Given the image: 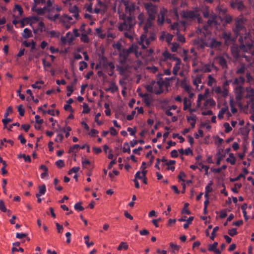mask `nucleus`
<instances>
[{
  "instance_id": "obj_54",
  "label": "nucleus",
  "mask_w": 254,
  "mask_h": 254,
  "mask_svg": "<svg viewBox=\"0 0 254 254\" xmlns=\"http://www.w3.org/2000/svg\"><path fill=\"white\" fill-rule=\"evenodd\" d=\"M80 148V145L78 144H74L72 146H71L69 149V153H73L74 152L75 149H78Z\"/></svg>"
},
{
  "instance_id": "obj_64",
  "label": "nucleus",
  "mask_w": 254,
  "mask_h": 254,
  "mask_svg": "<svg viewBox=\"0 0 254 254\" xmlns=\"http://www.w3.org/2000/svg\"><path fill=\"white\" fill-rule=\"evenodd\" d=\"M177 41L184 43L186 41L185 37L181 34H178L177 35Z\"/></svg>"
},
{
  "instance_id": "obj_25",
  "label": "nucleus",
  "mask_w": 254,
  "mask_h": 254,
  "mask_svg": "<svg viewBox=\"0 0 254 254\" xmlns=\"http://www.w3.org/2000/svg\"><path fill=\"white\" fill-rule=\"evenodd\" d=\"M31 10L33 11L36 12L38 15H42L45 14L42 8H37L36 4L32 7Z\"/></svg>"
},
{
  "instance_id": "obj_51",
  "label": "nucleus",
  "mask_w": 254,
  "mask_h": 254,
  "mask_svg": "<svg viewBox=\"0 0 254 254\" xmlns=\"http://www.w3.org/2000/svg\"><path fill=\"white\" fill-rule=\"evenodd\" d=\"M228 234L231 237H233L235 235L237 234V231L236 228H232L231 229L229 230Z\"/></svg>"
},
{
  "instance_id": "obj_61",
  "label": "nucleus",
  "mask_w": 254,
  "mask_h": 254,
  "mask_svg": "<svg viewBox=\"0 0 254 254\" xmlns=\"http://www.w3.org/2000/svg\"><path fill=\"white\" fill-rule=\"evenodd\" d=\"M64 138V136L62 134H58L57 136H56L55 141L56 142H62Z\"/></svg>"
},
{
  "instance_id": "obj_37",
  "label": "nucleus",
  "mask_w": 254,
  "mask_h": 254,
  "mask_svg": "<svg viewBox=\"0 0 254 254\" xmlns=\"http://www.w3.org/2000/svg\"><path fill=\"white\" fill-rule=\"evenodd\" d=\"M245 178V176L243 174H240L237 177L234 178H230V181L231 182H234L239 181L241 178Z\"/></svg>"
},
{
  "instance_id": "obj_50",
  "label": "nucleus",
  "mask_w": 254,
  "mask_h": 254,
  "mask_svg": "<svg viewBox=\"0 0 254 254\" xmlns=\"http://www.w3.org/2000/svg\"><path fill=\"white\" fill-rule=\"evenodd\" d=\"M224 127H225V132L226 133H228L230 131H231L232 129V127L230 126L229 123H225L224 124Z\"/></svg>"
},
{
  "instance_id": "obj_62",
  "label": "nucleus",
  "mask_w": 254,
  "mask_h": 254,
  "mask_svg": "<svg viewBox=\"0 0 254 254\" xmlns=\"http://www.w3.org/2000/svg\"><path fill=\"white\" fill-rule=\"evenodd\" d=\"M42 62L44 68H45L46 67H50L52 65L49 62H47L45 59H42Z\"/></svg>"
},
{
  "instance_id": "obj_59",
  "label": "nucleus",
  "mask_w": 254,
  "mask_h": 254,
  "mask_svg": "<svg viewBox=\"0 0 254 254\" xmlns=\"http://www.w3.org/2000/svg\"><path fill=\"white\" fill-rule=\"evenodd\" d=\"M212 185V183L211 182L210 183H209L208 185H207L206 187H205V192H206V193H209V192H210L211 191H212V188L211 187V186Z\"/></svg>"
},
{
  "instance_id": "obj_57",
  "label": "nucleus",
  "mask_w": 254,
  "mask_h": 254,
  "mask_svg": "<svg viewBox=\"0 0 254 254\" xmlns=\"http://www.w3.org/2000/svg\"><path fill=\"white\" fill-rule=\"evenodd\" d=\"M163 56L166 60L171 59L172 55L168 52L165 51L163 52Z\"/></svg>"
},
{
  "instance_id": "obj_29",
  "label": "nucleus",
  "mask_w": 254,
  "mask_h": 254,
  "mask_svg": "<svg viewBox=\"0 0 254 254\" xmlns=\"http://www.w3.org/2000/svg\"><path fill=\"white\" fill-rule=\"evenodd\" d=\"M218 243L217 242H214L213 244H209L208 245V250L210 252H213L218 246Z\"/></svg>"
},
{
  "instance_id": "obj_48",
  "label": "nucleus",
  "mask_w": 254,
  "mask_h": 254,
  "mask_svg": "<svg viewBox=\"0 0 254 254\" xmlns=\"http://www.w3.org/2000/svg\"><path fill=\"white\" fill-rule=\"evenodd\" d=\"M0 210L3 212L7 211V209L2 200H0Z\"/></svg>"
},
{
  "instance_id": "obj_10",
  "label": "nucleus",
  "mask_w": 254,
  "mask_h": 254,
  "mask_svg": "<svg viewBox=\"0 0 254 254\" xmlns=\"http://www.w3.org/2000/svg\"><path fill=\"white\" fill-rule=\"evenodd\" d=\"M165 84L166 82L163 80V79H159L156 83V85L158 87L159 89L154 90V93L156 95L161 94L163 91V89L162 88Z\"/></svg>"
},
{
  "instance_id": "obj_19",
  "label": "nucleus",
  "mask_w": 254,
  "mask_h": 254,
  "mask_svg": "<svg viewBox=\"0 0 254 254\" xmlns=\"http://www.w3.org/2000/svg\"><path fill=\"white\" fill-rule=\"evenodd\" d=\"M221 45V43L215 39H212L211 41L210 47L211 48H214L216 49H219Z\"/></svg>"
},
{
  "instance_id": "obj_46",
  "label": "nucleus",
  "mask_w": 254,
  "mask_h": 254,
  "mask_svg": "<svg viewBox=\"0 0 254 254\" xmlns=\"http://www.w3.org/2000/svg\"><path fill=\"white\" fill-rule=\"evenodd\" d=\"M18 111L19 112V114L20 116H23L25 113V109L23 107L22 105H20L18 107Z\"/></svg>"
},
{
  "instance_id": "obj_3",
  "label": "nucleus",
  "mask_w": 254,
  "mask_h": 254,
  "mask_svg": "<svg viewBox=\"0 0 254 254\" xmlns=\"http://www.w3.org/2000/svg\"><path fill=\"white\" fill-rule=\"evenodd\" d=\"M144 34H142L140 36V40L138 42V43L133 44L130 46L125 52L124 58L126 60L128 55L131 53H134L136 57L138 58L141 55V52L139 51V46H141L142 49L146 48L147 46L149 45L151 41L147 37L146 33L144 31Z\"/></svg>"
},
{
  "instance_id": "obj_58",
  "label": "nucleus",
  "mask_w": 254,
  "mask_h": 254,
  "mask_svg": "<svg viewBox=\"0 0 254 254\" xmlns=\"http://www.w3.org/2000/svg\"><path fill=\"white\" fill-rule=\"evenodd\" d=\"M14 9L18 11L20 15H21L23 13V9L22 7L19 4H16L15 5Z\"/></svg>"
},
{
  "instance_id": "obj_22",
  "label": "nucleus",
  "mask_w": 254,
  "mask_h": 254,
  "mask_svg": "<svg viewBox=\"0 0 254 254\" xmlns=\"http://www.w3.org/2000/svg\"><path fill=\"white\" fill-rule=\"evenodd\" d=\"M184 110L185 111L189 109L191 106V102L187 97H185L183 101Z\"/></svg>"
},
{
  "instance_id": "obj_2",
  "label": "nucleus",
  "mask_w": 254,
  "mask_h": 254,
  "mask_svg": "<svg viewBox=\"0 0 254 254\" xmlns=\"http://www.w3.org/2000/svg\"><path fill=\"white\" fill-rule=\"evenodd\" d=\"M236 99L238 102L241 101L243 98L247 99V107L254 109V89H247V91L242 86L235 87Z\"/></svg>"
},
{
  "instance_id": "obj_16",
  "label": "nucleus",
  "mask_w": 254,
  "mask_h": 254,
  "mask_svg": "<svg viewBox=\"0 0 254 254\" xmlns=\"http://www.w3.org/2000/svg\"><path fill=\"white\" fill-rule=\"evenodd\" d=\"M253 42H254L253 41ZM248 53L251 54V56H248V55H244V58L245 59L246 61L249 62H250L251 61L254 59V43H253V48H252V50L251 51H249Z\"/></svg>"
},
{
  "instance_id": "obj_63",
  "label": "nucleus",
  "mask_w": 254,
  "mask_h": 254,
  "mask_svg": "<svg viewBox=\"0 0 254 254\" xmlns=\"http://www.w3.org/2000/svg\"><path fill=\"white\" fill-rule=\"evenodd\" d=\"M136 112L135 111H132L131 114L130 115H128L127 116V120H128V121H131L132 120L133 118H134V116Z\"/></svg>"
},
{
  "instance_id": "obj_33",
  "label": "nucleus",
  "mask_w": 254,
  "mask_h": 254,
  "mask_svg": "<svg viewBox=\"0 0 254 254\" xmlns=\"http://www.w3.org/2000/svg\"><path fill=\"white\" fill-rule=\"evenodd\" d=\"M208 92V89H207L205 91V93L204 94H198L197 100H198V101L199 102V101H201L203 100H204L207 96V94Z\"/></svg>"
},
{
  "instance_id": "obj_60",
  "label": "nucleus",
  "mask_w": 254,
  "mask_h": 254,
  "mask_svg": "<svg viewBox=\"0 0 254 254\" xmlns=\"http://www.w3.org/2000/svg\"><path fill=\"white\" fill-rule=\"evenodd\" d=\"M186 176V174L183 171H181L178 175V178L179 180L184 182L185 180L183 179V177H185Z\"/></svg>"
},
{
  "instance_id": "obj_36",
  "label": "nucleus",
  "mask_w": 254,
  "mask_h": 254,
  "mask_svg": "<svg viewBox=\"0 0 254 254\" xmlns=\"http://www.w3.org/2000/svg\"><path fill=\"white\" fill-rule=\"evenodd\" d=\"M81 41L84 43H88L89 42V38L86 34L83 33L81 35Z\"/></svg>"
},
{
  "instance_id": "obj_21",
  "label": "nucleus",
  "mask_w": 254,
  "mask_h": 254,
  "mask_svg": "<svg viewBox=\"0 0 254 254\" xmlns=\"http://www.w3.org/2000/svg\"><path fill=\"white\" fill-rule=\"evenodd\" d=\"M141 96L144 97L143 99V102L145 103V105L147 107H150L152 101L151 98L149 97L147 94H145L143 95H141Z\"/></svg>"
},
{
  "instance_id": "obj_20",
  "label": "nucleus",
  "mask_w": 254,
  "mask_h": 254,
  "mask_svg": "<svg viewBox=\"0 0 254 254\" xmlns=\"http://www.w3.org/2000/svg\"><path fill=\"white\" fill-rule=\"evenodd\" d=\"M227 112V114L229 116L230 115V113L228 111L227 107H223L221 108V109L219 111L218 114V118L219 119L221 120L223 119L224 114Z\"/></svg>"
},
{
  "instance_id": "obj_41",
  "label": "nucleus",
  "mask_w": 254,
  "mask_h": 254,
  "mask_svg": "<svg viewBox=\"0 0 254 254\" xmlns=\"http://www.w3.org/2000/svg\"><path fill=\"white\" fill-rule=\"evenodd\" d=\"M189 204L188 203H185L184 204V207L182 210V213H186L187 214L190 215V211L188 210V207L189 206Z\"/></svg>"
},
{
  "instance_id": "obj_26",
  "label": "nucleus",
  "mask_w": 254,
  "mask_h": 254,
  "mask_svg": "<svg viewBox=\"0 0 254 254\" xmlns=\"http://www.w3.org/2000/svg\"><path fill=\"white\" fill-rule=\"evenodd\" d=\"M32 33L30 29L28 28H25L23 30V32L22 33V36L24 38L27 39L29 37H32Z\"/></svg>"
},
{
  "instance_id": "obj_9",
  "label": "nucleus",
  "mask_w": 254,
  "mask_h": 254,
  "mask_svg": "<svg viewBox=\"0 0 254 254\" xmlns=\"http://www.w3.org/2000/svg\"><path fill=\"white\" fill-rule=\"evenodd\" d=\"M215 59L217 61L219 64L222 68L226 72L228 69L227 61L224 56H219L216 57Z\"/></svg>"
},
{
  "instance_id": "obj_13",
  "label": "nucleus",
  "mask_w": 254,
  "mask_h": 254,
  "mask_svg": "<svg viewBox=\"0 0 254 254\" xmlns=\"http://www.w3.org/2000/svg\"><path fill=\"white\" fill-rule=\"evenodd\" d=\"M138 20V24L139 26H143V27L145 25L146 22L147 21L146 16L143 13H140L139 14L137 17Z\"/></svg>"
},
{
  "instance_id": "obj_42",
  "label": "nucleus",
  "mask_w": 254,
  "mask_h": 254,
  "mask_svg": "<svg viewBox=\"0 0 254 254\" xmlns=\"http://www.w3.org/2000/svg\"><path fill=\"white\" fill-rule=\"evenodd\" d=\"M79 64H80V66L79 67V70L80 71H83L84 68L88 66L87 63L84 61H81Z\"/></svg>"
},
{
  "instance_id": "obj_52",
  "label": "nucleus",
  "mask_w": 254,
  "mask_h": 254,
  "mask_svg": "<svg viewBox=\"0 0 254 254\" xmlns=\"http://www.w3.org/2000/svg\"><path fill=\"white\" fill-rule=\"evenodd\" d=\"M173 38V36L172 34H166V41L169 45L170 44L172 43L171 41L172 40Z\"/></svg>"
},
{
  "instance_id": "obj_32",
  "label": "nucleus",
  "mask_w": 254,
  "mask_h": 254,
  "mask_svg": "<svg viewBox=\"0 0 254 254\" xmlns=\"http://www.w3.org/2000/svg\"><path fill=\"white\" fill-rule=\"evenodd\" d=\"M123 151L124 152H127L128 154L130 153V149L129 146L128 142H125L124 144V147L123 148Z\"/></svg>"
},
{
  "instance_id": "obj_39",
  "label": "nucleus",
  "mask_w": 254,
  "mask_h": 254,
  "mask_svg": "<svg viewBox=\"0 0 254 254\" xmlns=\"http://www.w3.org/2000/svg\"><path fill=\"white\" fill-rule=\"evenodd\" d=\"M62 130L66 132L65 135V137L68 138L69 136V132L71 130V128L70 127H66L63 128Z\"/></svg>"
},
{
  "instance_id": "obj_5",
  "label": "nucleus",
  "mask_w": 254,
  "mask_h": 254,
  "mask_svg": "<svg viewBox=\"0 0 254 254\" xmlns=\"http://www.w3.org/2000/svg\"><path fill=\"white\" fill-rule=\"evenodd\" d=\"M124 21L120 23L118 29L120 31L124 30H131L134 27L136 21L133 15H127L123 14L121 16Z\"/></svg>"
},
{
  "instance_id": "obj_24",
  "label": "nucleus",
  "mask_w": 254,
  "mask_h": 254,
  "mask_svg": "<svg viewBox=\"0 0 254 254\" xmlns=\"http://www.w3.org/2000/svg\"><path fill=\"white\" fill-rule=\"evenodd\" d=\"M229 157L226 159V161L229 162L231 165H234L235 164L236 159L234 156L233 153H231L229 155Z\"/></svg>"
},
{
  "instance_id": "obj_17",
  "label": "nucleus",
  "mask_w": 254,
  "mask_h": 254,
  "mask_svg": "<svg viewBox=\"0 0 254 254\" xmlns=\"http://www.w3.org/2000/svg\"><path fill=\"white\" fill-rule=\"evenodd\" d=\"M165 10H161L160 12V14L158 15V25H162L164 23V20H165Z\"/></svg>"
},
{
  "instance_id": "obj_38",
  "label": "nucleus",
  "mask_w": 254,
  "mask_h": 254,
  "mask_svg": "<svg viewBox=\"0 0 254 254\" xmlns=\"http://www.w3.org/2000/svg\"><path fill=\"white\" fill-rule=\"evenodd\" d=\"M74 208L76 210L79 211H83L84 209V207L81 206V202H78L75 203Z\"/></svg>"
},
{
  "instance_id": "obj_43",
  "label": "nucleus",
  "mask_w": 254,
  "mask_h": 254,
  "mask_svg": "<svg viewBox=\"0 0 254 254\" xmlns=\"http://www.w3.org/2000/svg\"><path fill=\"white\" fill-rule=\"evenodd\" d=\"M69 10L70 13H72L73 14L77 12H79L78 7L76 5H74L72 6H70L69 8Z\"/></svg>"
},
{
  "instance_id": "obj_23",
  "label": "nucleus",
  "mask_w": 254,
  "mask_h": 254,
  "mask_svg": "<svg viewBox=\"0 0 254 254\" xmlns=\"http://www.w3.org/2000/svg\"><path fill=\"white\" fill-rule=\"evenodd\" d=\"M216 103L215 101L212 98H209L205 100L204 103V106L205 107L209 106L210 107H213L215 106Z\"/></svg>"
},
{
  "instance_id": "obj_7",
  "label": "nucleus",
  "mask_w": 254,
  "mask_h": 254,
  "mask_svg": "<svg viewBox=\"0 0 254 254\" xmlns=\"http://www.w3.org/2000/svg\"><path fill=\"white\" fill-rule=\"evenodd\" d=\"M171 2L173 7L170 9L169 13L173 18H178L179 13L178 12V6H182V0H168Z\"/></svg>"
},
{
  "instance_id": "obj_15",
  "label": "nucleus",
  "mask_w": 254,
  "mask_h": 254,
  "mask_svg": "<svg viewBox=\"0 0 254 254\" xmlns=\"http://www.w3.org/2000/svg\"><path fill=\"white\" fill-rule=\"evenodd\" d=\"M213 66V64H204L200 68V71L203 72H209L212 70V67Z\"/></svg>"
},
{
  "instance_id": "obj_31",
  "label": "nucleus",
  "mask_w": 254,
  "mask_h": 254,
  "mask_svg": "<svg viewBox=\"0 0 254 254\" xmlns=\"http://www.w3.org/2000/svg\"><path fill=\"white\" fill-rule=\"evenodd\" d=\"M84 239L85 240V243L86 245V246L88 248L90 247L91 246H93L94 245V243L93 242H89V237L88 235H86L84 237Z\"/></svg>"
},
{
  "instance_id": "obj_30",
  "label": "nucleus",
  "mask_w": 254,
  "mask_h": 254,
  "mask_svg": "<svg viewBox=\"0 0 254 254\" xmlns=\"http://www.w3.org/2000/svg\"><path fill=\"white\" fill-rule=\"evenodd\" d=\"M246 78L248 82L250 84L254 85V77H253L250 72H247L246 74Z\"/></svg>"
},
{
  "instance_id": "obj_47",
  "label": "nucleus",
  "mask_w": 254,
  "mask_h": 254,
  "mask_svg": "<svg viewBox=\"0 0 254 254\" xmlns=\"http://www.w3.org/2000/svg\"><path fill=\"white\" fill-rule=\"evenodd\" d=\"M83 110L82 111V113H83V114H87L90 111V109L89 108L88 104L86 103L83 104Z\"/></svg>"
},
{
  "instance_id": "obj_56",
  "label": "nucleus",
  "mask_w": 254,
  "mask_h": 254,
  "mask_svg": "<svg viewBox=\"0 0 254 254\" xmlns=\"http://www.w3.org/2000/svg\"><path fill=\"white\" fill-rule=\"evenodd\" d=\"M219 230V227L218 226L215 227L213 229V231L211 233V236H210V239L212 240H213L215 237V233Z\"/></svg>"
},
{
  "instance_id": "obj_45",
  "label": "nucleus",
  "mask_w": 254,
  "mask_h": 254,
  "mask_svg": "<svg viewBox=\"0 0 254 254\" xmlns=\"http://www.w3.org/2000/svg\"><path fill=\"white\" fill-rule=\"evenodd\" d=\"M208 80L207 82V84L208 86H211L212 84L215 82V79L211 75H209L208 77Z\"/></svg>"
},
{
  "instance_id": "obj_12",
  "label": "nucleus",
  "mask_w": 254,
  "mask_h": 254,
  "mask_svg": "<svg viewBox=\"0 0 254 254\" xmlns=\"http://www.w3.org/2000/svg\"><path fill=\"white\" fill-rule=\"evenodd\" d=\"M218 19H220V17L214 14H211L207 21L208 25L211 26L217 24Z\"/></svg>"
},
{
  "instance_id": "obj_1",
  "label": "nucleus",
  "mask_w": 254,
  "mask_h": 254,
  "mask_svg": "<svg viewBox=\"0 0 254 254\" xmlns=\"http://www.w3.org/2000/svg\"><path fill=\"white\" fill-rule=\"evenodd\" d=\"M234 36L230 32H223L222 37L226 43L235 41L238 36H240L239 41L240 45H234L231 47V54L233 57L236 60L244 58L245 54L243 52H248L253 48V36L249 31H247L244 27V20L243 18H239L236 20L235 27L233 28Z\"/></svg>"
},
{
  "instance_id": "obj_27",
  "label": "nucleus",
  "mask_w": 254,
  "mask_h": 254,
  "mask_svg": "<svg viewBox=\"0 0 254 254\" xmlns=\"http://www.w3.org/2000/svg\"><path fill=\"white\" fill-rule=\"evenodd\" d=\"M118 90V87L115 83H112L110 87L106 89V91H111L112 93H114Z\"/></svg>"
},
{
  "instance_id": "obj_8",
  "label": "nucleus",
  "mask_w": 254,
  "mask_h": 254,
  "mask_svg": "<svg viewBox=\"0 0 254 254\" xmlns=\"http://www.w3.org/2000/svg\"><path fill=\"white\" fill-rule=\"evenodd\" d=\"M124 5L125 6V10L127 13H128V15H132V14L134 12L135 8L137 7L135 4L130 1H125Z\"/></svg>"
},
{
  "instance_id": "obj_49",
  "label": "nucleus",
  "mask_w": 254,
  "mask_h": 254,
  "mask_svg": "<svg viewBox=\"0 0 254 254\" xmlns=\"http://www.w3.org/2000/svg\"><path fill=\"white\" fill-rule=\"evenodd\" d=\"M44 83V82L42 80L37 81L34 84H32L31 86L33 88H37V89H39L41 88V86H36V84H43Z\"/></svg>"
},
{
  "instance_id": "obj_53",
  "label": "nucleus",
  "mask_w": 254,
  "mask_h": 254,
  "mask_svg": "<svg viewBox=\"0 0 254 254\" xmlns=\"http://www.w3.org/2000/svg\"><path fill=\"white\" fill-rule=\"evenodd\" d=\"M12 112H13L12 108L11 106L8 107L7 108L6 111L4 114V117L5 118H7L9 114L12 113Z\"/></svg>"
},
{
  "instance_id": "obj_6",
  "label": "nucleus",
  "mask_w": 254,
  "mask_h": 254,
  "mask_svg": "<svg viewBox=\"0 0 254 254\" xmlns=\"http://www.w3.org/2000/svg\"><path fill=\"white\" fill-rule=\"evenodd\" d=\"M200 10L198 7L193 8L192 10H184L182 11V17L186 19L193 20L197 19L199 22L200 17Z\"/></svg>"
},
{
  "instance_id": "obj_28",
  "label": "nucleus",
  "mask_w": 254,
  "mask_h": 254,
  "mask_svg": "<svg viewBox=\"0 0 254 254\" xmlns=\"http://www.w3.org/2000/svg\"><path fill=\"white\" fill-rule=\"evenodd\" d=\"M246 66L245 64H242L239 67H237L236 73L237 74H243L245 72Z\"/></svg>"
},
{
  "instance_id": "obj_40",
  "label": "nucleus",
  "mask_w": 254,
  "mask_h": 254,
  "mask_svg": "<svg viewBox=\"0 0 254 254\" xmlns=\"http://www.w3.org/2000/svg\"><path fill=\"white\" fill-rule=\"evenodd\" d=\"M242 187V184H240V183H236L234 185V187L232 188V190L234 192V193H238V189H240Z\"/></svg>"
},
{
  "instance_id": "obj_11",
  "label": "nucleus",
  "mask_w": 254,
  "mask_h": 254,
  "mask_svg": "<svg viewBox=\"0 0 254 254\" xmlns=\"http://www.w3.org/2000/svg\"><path fill=\"white\" fill-rule=\"evenodd\" d=\"M231 5L233 8H237L239 10H242L244 8V5L241 0H231Z\"/></svg>"
},
{
  "instance_id": "obj_14",
  "label": "nucleus",
  "mask_w": 254,
  "mask_h": 254,
  "mask_svg": "<svg viewBox=\"0 0 254 254\" xmlns=\"http://www.w3.org/2000/svg\"><path fill=\"white\" fill-rule=\"evenodd\" d=\"M245 79L243 76H240L238 78H235L233 82V84L236 86H242L245 82Z\"/></svg>"
},
{
  "instance_id": "obj_4",
  "label": "nucleus",
  "mask_w": 254,
  "mask_h": 254,
  "mask_svg": "<svg viewBox=\"0 0 254 254\" xmlns=\"http://www.w3.org/2000/svg\"><path fill=\"white\" fill-rule=\"evenodd\" d=\"M145 7L148 14V18L147 19L145 25L143 27V30L146 33L148 32V29L151 27L152 21L155 19L157 8L151 3H147Z\"/></svg>"
},
{
  "instance_id": "obj_55",
  "label": "nucleus",
  "mask_w": 254,
  "mask_h": 254,
  "mask_svg": "<svg viewBox=\"0 0 254 254\" xmlns=\"http://www.w3.org/2000/svg\"><path fill=\"white\" fill-rule=\"evenodd\" d=\"M56 165L59 168L63 167L64 166V161L63 160H59L56 162Z\"/></svg>"
},
{
  "instance_id": "obj_44",
  "label": "nucleus",
  "mask_w": 254,
  "mask_h": 254,
  "mask_svg": "<svg viewBox=\"0 0 254 254\" xmlns=\"http://www.w3.org/2000/svg\"><path fill=\"white\" fill-rule=\"evenodd\" d=\"M66 89H67V92L66 93V96L67 97H69V96H71L72 93L73 91V85H68V86H67Z\"/></svg>"
},
{
  "instance_id": "obj_18",
  "label": "nucleus",
  "mask_w": 254,
  "mask_h": 254,
  "mask_svg": "<svg viewBox=\"0 0 254 254\" xmlns=\"http://www.w3.org/2000/svg\"><path fill=\"white\" fill-rule=\"evenodd\" d=\"M39 192L36 194V197H40V196L44 195L46 191V188L45 185L39 186L38 187Z\"/></svg>"
},
{
  "instance_id": "obj_34",
  "label": "nucleus",
  "mask_w": 254,
  "mask_h": 254,
  "mask_svg": "<svg viewBox=\"0 0 254 254\" xmlns=\"http://www.w3.org/2000/svg\"><path fill=\"white\" fill-rule=\"evenodd\" d=\"M128 246L127 244V243L125 242H122L120 243V245L119 246V247L118 248V250L121 251L123 249H124L125 250H127L128 249Z\"/></svg>"
},
{
  "instance_id": "obj_35",
  "label": "nucleus",
  "mask_w": 254,
  "mask_h": 254,
  "mask_svg": "<svg viewBox=\"0 0 254 254\" xmlns=\"http://www.w3.org/2000/svg\"><path fill=\"white\" fill-rule=\"evenodd\" d=\"M169 45H172L171 49L173 52H177L178 49L179 47V45L177 43H172L171 44H170Z\"/></svg>"
}]
</instances>
